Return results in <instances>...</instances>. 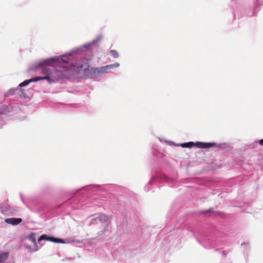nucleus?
<instances>
[{
    "mask_svg": "<svg viewBox=\"0 0 263 263\" xmlns=\"http://www.w3.org/2000/svg\"><path fill=\"white\" fill-rule=\"evenodd\" d=\"M40 78L41 79V80H46L49 83H51L52 82H56L59 81V80L63 79V75L62 74V72L60 71L51 69L49 77Z\"/></svg>",
    "mask_w": 263,
    "mask_h": 263,
    "instance_id": "nucleus-1",
    "label": "nucleus"
},
{
    "mask_svg": "<svg viewBox=\"0 0 263 263\" xmlns=\"http://www.w3.org/2000/svg\"><path fill=\"white\" fill-rule=\"evenodd\" d=\"M215 145L214 143H204L201 142H198L194 143L192 142L184 143L181 144L183 147H191L193 146H196L197 147L201 148H207L213 147Z\"/></svg>",
    "mask_w": 263,
    "mask_h": 263,
    "instance_id": "nucleus-2",
    "label": "nucleus"
},
{
    "mask_svg": "<svg viewBox=\"0 0 263 263\" xmlns=\"http://www.w3.org/2000/svg\"><path fill=\"white\" fill-rule=\"evenodd\" d=\"M119 65L120 64L119 63H116L115 64L107 65L103 67H96L93 68L92 69V71L94 73L96 74L105 73L110 69L118 67L119 66Z\"/></svg>",
    "mask_w": 263,
    "mask_h": 263,
    "instance_id": "nucleus-3",
    "label": "nucleus"
},
{
    "mask_svg": "<svg viewBox=\"0 0 263 263\" xmlns=\"http://www.w3.org/2000/svg\"><path fill=\"white\" fill-rule=\"evenodd\" d=\"M42 240H48L55 243H65V241L62 239L54 238L52 236H48L45 234L41 235L38 239L39 242H40Z\"/></svg>",
    "mask_w": 263,
    "mask_h": 263,
    "instance_id": "nucleus-4",
    "label": "nucleus"
},
{
    "mask_svg": "<svg viewBox=\"0 0 263 263\" xmlns=\"http://www.w3.org/2000/svg\"><path fill=\"white\" fill-rule=\"evenodd\" d=\"M39 73L43 75L42 77H49L51 69L46 66H43L39 68Z\"/></svg>",
    "mask_w": 263,
    "mask_h": 263,
    "instance_id": "nucleus-5",
    "label": "nucleus"
},
{
    "mask_svg": "<svg viewBox=\"0 0 263 263\" xmlns=\"http://www.w3.org/2000/svg\"><path fill=\"white\" fill-rule=\"evenodd\" d=\"M5 221L7 223L12 225H17L22 221V219L21 218H10L5 219Z\"/></svg>",
    "mask_w": 263,
    "mask_h": 263,
    "instance_id": "nucleus-6",
    "label": "nucleus"
},
{
    "mask_svg": "<svg viewBox=\"0 0 263 263\" xmlns=\"http://www.w3.org/2000/svg\"><path fill=\"white\" fill-rule=\"evenodd\" d=\"M40 80H41V79L40 77H35L34 78H32L30 80H26V81L23 82L19 85V86L20 87L25 86L27 85L28 84H29L30 82H37V81H39Z\"/></svg>",
    "mask_w": 263,
    "mask_h": 263,
    "instance_id": "nucleus-7",
    "label": "nucleus"
},
{
    "mask_svg": "<svg viewBox=\"0 0 263 263\" xmlns=\"http://www.w3.org/2000/svg\"><path fill=\"white\" fill-rule=\"evenodd\" d=\"M28 238L31 242H32L34 246L36 248V250H37V245L36 239V234L34 233H32L30 234L28 236Z\"/></svg>",
    "mask_w": 263,
    "mask_h": 263,
    "instance_id": "nucleus-8",
    "label": "nucleus"
},
{
    "mask_svg": "<svg viewBox=\"0 0 263 263\" xmlns=\"http://www.w3.org/2000/svg\"><path fill=\"white\" fill-rule=\"evenodd\" d=\"M9 253L8 252L0 254V263H4L8 258Z\"/></svg>",
    "mask_w": 263,
    "mask_h": 263,
    "instance_id": "nucleus-9",
    "label": "nucleus"
},
{
    "mask_svg": "<svg viewBox=\"0 0 263 263\" xmlns=\"http://www.w3.org/2000/svg\"><path fill=\"white\" fill-rule=\"evenodd\" d=\"M109 53L114 58H117L118 57V53L115 50H110Z\"/></svg>",
    "mask_w": 263,
    "mask_h": 263,
    "instance_id": "nucleus-10",
    "label": "nucleus"
},
{
    "mask_svg": "<svg viewBox=\"0 0 263 263\" xmlns=\"http://www.w3.org/2000/svg\"><path fill=\"white\" fill-rule=\"evenodd\" d=\"M258 143H259L260 145L263 146V138H262V139H260V140H259V141H258Z\"/></svg>",
    "mask_w": 263,
    "mask_h": 263,
    "instance_id": "nucleus-11",
    "label": "nucleus"
},
{
    "mask_svg": "<svg viewBox=\"0 0 263 263\" xmlns=\"http://www.w3.org/2000/svg\"><path fill=\"white\" fill-rule=\"evenodd\" d=\"M50 63L51 62H46V63H45L46 66L50 65Z\"/></svg>",
    "mask_w": 263,
    "mask_h": 263,
    "instance_id": "nucleus-12",
    "label": "nucleus"
},
{
    "mask_svg": "<svg viewBox=\"0 0 263 263\" xmlns=\"http://www.w3.org/2000/svg\"><path fill=\"white\" fill-rule=\"evenodd\" d=\"M78 68H82V67H83V66H82V65H80H80H78Z\"/></svg>",
    "mask_w": 263,
    "mask_h": 263,
    "instance_id": "nucleus-13",
    "label": "nucleus"
}]
</instances>
